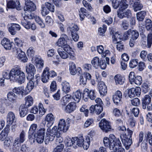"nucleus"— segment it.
Instances as JSON below:
<instances>
[{"mask_svg": "<svg viewBox=\"0 0 152 152\" xmlns=\"http://www.w3.org/2000/svg\"><path fill=\"white\" fill-rule=\"evenodd\" d=\"M77 107L75 102H71L67 105L64 109V111L67 113H70L74 111Z\"/></svg>", "mask_w": 152, "mask_h": 152, "instance_id": "obj_26", "label": "nucleus"}, {"mask_svg": "<svg viewBox=\"0 0 152 152\" xmlns=\"http://www.w3.org/2000/svg\"><path fill=\"white\" fill-rule=\"evenodd\" d=\"M122 98V94L119 91H118L113 96V100L114 103L117 105L120 102Z\"/></svg>", "mask_w": 152, "mask_h": 152, "instance_id": "obj_29", "label": "nucleus"}, {"mask_svg": "<svg viewBox=\"0 0 152 152\" xmlns=\"http://www.w3.org/2000/svg\"><path fill=\"white\" fill-rule=\"evenodd\" d=\"M116 48L117 50L119 51H122L124 49V44L122 42H117Z\"/></svg>", "mask_w": 152, "mask_h": 152, "instance_id": "obj_56", "label": "nucleus"}, {"mask_svg": "<svg viewBox=\"0 0 152 152\" xmlns=\"http://www.w3.org/2000/svg\"><path fill=\"white\" fill-rule=\"evenodd\" d=\"M45 5L47 8L50 11L53 12L55 11L54 6L53 4L47 2L45 3Z\"/></svg>", "mask_w": 152, "mask_h": 152, "instance_id": "obj_60", "label": "nucleus"}, {"mask_svg": "<svg viewBox=\"0 0 152 152\" xmlns=\"http://www.w3.org/2000/svg\"><path fill=\"white\" fill-rule=\"evenodd\" d=\"M8 129L5 128L2 131L0 134V139L1 141H3L7 138Z\"/></svg>", "mask_w": 152, "mask_h": 152, "instance_id": "obj_48", "label": "nucleus"}, {"mask_svg": "<svg viewBox=\"0 0 152 152\" xmlns=\"http://www.w3.org/2000/svg\"><path fill=\"white\" fill-rule=\"evenodd\" d=\"M11 78L12 80L16 81L21 84L25 80L24 73L21 70L20 67L18 65L14 66L11 69Z\"/></svg>", "mask_w": 152, "mask_h": 152, "instance_id": "obj_2", "label": "nucleus"}, {"mask_svg": "<svg viewBox=\"0 0 152 152\" xmlns=\"http://www.w3.org/2000/svg\"><path fill=\"white\" fill-rule=\"evenodd\" d=\"M49 69L48 67H46L44 69L42 76V80L44 83H46L49 79L48 75Z\"/></svg>", "mask_w": 152, "mask_h": 152, "instance_id": "obj_32", "label": "nucleus"}, {"mask_svg": "<svg viewBox=\"0 0 152 152\" xmlns=\"http://www.w3.org/2000/svg\"><path fill=\"white\" fill-rule=\"evenodd\" d=\"M147 52L146 51L143 50L142 51L140 54V58L144 61H146L147 60Z\"/></svg>", "mask_w": 152, "mask_h": 152, "instance_id": "obj_55", "label": "nucleus"}, {"mask_svg": "<svg viewBox=\"0 0 152 152\" xmlns=\"http://www.w3.org/2000/svg\"><path fill=\"white\" fill-rule=\"evenodd\" d=\"M28 107L23 105H21L19 107V114L21 117H23L28 113Z\"/></svg>", "mask_w": 152, "mask_h": 152, "instance_id": "obj_37", "label": "nucleus"}, {"mask_svg": "<svg viewBox=\"0 0 152 152\" xmlns=\"http://www.w3.org/2000/svg\"><path fill=\"white\" fill-rule=\"evenodd\" d=\"M99 126L104 132H107L111 131V126L109 122L104 119H102L99 123Z\"/></svg>", "mask_w": 152, "mask_h": 152, "instance_id": "obj_11", "label": "nucleus"}, {"mask_svg": "<svg viewBox=\"0 0 152 152\" xmlns=\"http://www.w3.org/2000/svg\"><path fill=\"white\" fill-rule=\"evenodd\" d=\"M12 91L14 93L19 95L21 94L22 96L27 95L24 93L25 90H24V87L23 86L15 87L13 89Z\"/></svg>", "mask_w": 152, "mask_h": 152, "instance_id": "obj_35", "label": "nucleus"}, {"mask_svg": "<svg viewBox=\"0 0 152 152\" xmlns=\"http://www.w3.org/2000/svg\"><path fill=\"white\" fill-rule=\"evenodd\" d=\"M131 102L133 105L136 106H138L140 103L139 99L137 98H135L132 100Z\"/></svg>", "mask_w": 152, "mask_h": 152, "instance_id": "obj_64", "label": "nucleus"}, {"mask_svg": "<svg viewBox=\"0 0 152 152\" xmlns=\"http://www.w3.org/2000/svg\"><path fill=\"white\" fill-rule=\"evenodd\" d=\"M103 141L104 146L110 150L114 149L115 146H118L121 144L119 139L116 138L113 134H110L109 138L104 137Z\"/></svg>", "mask_w": 152, "mask_h": 152, "instance_id": "obj_3", "label": "nucleus"}, {"mask_svg": "<svg viewBox=\"0 0 152 152\" xmlns=\"http://www.w3.org/2000/svg\"><path fill=\"white\" fill-rule=\"evenodd\" d=\"M98 88L100 94L101 95H106L107 93V87L103 81L99 82L98 83Z\"/></svg>", "mask_w": 152, "mask_h": 152, "instance_id": "obj_23", "label": "nucleus"}, {"mask_svg": "<svg viewBox=\"0 0 152 152\" xmlns=\"http://www.w3.org/2000/svg\"><path fill=\"white\" fill-rule=\"evenodd\" d=\"M91 75L88 73L85 72L80 77V83L83 85L86 84L87 80H89L91 79Z\"/></svg>", "mask_w": 152, "mask_h": 152, "instance_id": "obj_27", "label": "nucleus"}, {"mask_svg": "<svg viewBox=\"0 0 152 152\" xmlns=\"http://www.w3.org/2000/svg\"><path fill=\"white\" fill-rule=\"evenodd\" d=\"M120 137L122 144L125 146L126 149H128L132 143V138H129L126 134H122Z\"/></svg>", "mask_w": 152, "mask_h": 152, "instance_id": "obj_12", "label": "nucleus"}, {"mask_svg": "<svg viewBox=\"0 0 152 152\" xmlns=\"http://www.w3.org/2000/svg\"><path fill=\"white\" fill-rule=\"evenodd\" d=\"M36 22L42 28H44L45 26V23L43 22L42 19L39 16H36L35 18Z\"/></svg>", "mask_w": 152, "mask_h": 152, "instance_id": "obj_51", "label": "nucleus"}, {"mask_svg": "<svg viewBox=\"0 0 152 152\" xmlns=\"http://www.w3.org/2000/svg\"><path fill=\"white\" fill-rule=\"evenodd\" d=\"M68 39L67 36L65 34H63L57 41L56 44L58 46L62 48L67 43L66 41Z\"/></svg>", "mask_w": 152, "mask_h": 152, "instance_id": "obj_25", "label": "nucleus"}, {"mask_svg": "<svg viewBox=\"0 0 152 152\" xmlns=\"http://www.w3.org/2000/svg\"><path fill=\"white\" fill-rule=\"evenodd\" d=\"M69 128V126L66 124L65 120L63 119L59 120L57 129V137L61 135L62 132H66Z\"/></svg>", "mask_w": 152, "mask_h": 152, "instance_id": "obj_9", "label": "nucleus"}, {"mask_svg": "<svg viewBox=\"0 0 152 152\" xmlns=\"http://www.w3.org/2000/svg\"><path fill=\"white\" fill-rule=\"evenodd\" d=\"M29 14V16L28 15H26V14L23 16L22 13H21V15L22 18L21 19V24L26 29H28L30 28V26L31 22L27 20V18L29 19H31L33 18V16L31 14Z\"/></svg>", "mask_w": 152, "mask_h": 152, "instance_id": "obj_10", "label": "nucleus"}, {"mask_svg": "<svg viewBox=\"0 0 152 152\" xmlns=\"http://www.w3.org/2000/svg\"><path fill=\"white\" fill-rule=\"evenodd\" d=\"M69 64L70 73L73 75H75L77 73V69L75 64L72 62H70Z\"/></svg>", "mask_w": 152, "mask_h": 152, "instance_id": "obj_44", "label": "nucleus"}, {"mask_svg": "<svg viewBox=\"0 0 152 152\" xmlns=\"http://www.w3.org/2000/svg\"><path fill=\"white\" fill-rule=\"evenodd\" d=\"M12 43L11 42L10 40L6 38H4L1 42V44L6 50H10L12 46Z\"/></svg>", "mask_w": 152, "mask_h": 152, "instance_id": "obj_30", "label": "nucleus"}, {"mask_svg": "<svg viewBox=\"0 0 152 152\" xmlns=\"http://www.w3.org/2000/svg\"><path fill=\"white\" fill-rule=\"evenodd\" d=\"M26 70L28 74L27 79L31 77V78L34 77V75L35 74L36 69L34 66L32 64L29 63L27 64L26 66Z\"/></svg>", "mask_w": 152, "mask_h": 152, "instance_id": "obj_15", "label": "nucleus"}, {"mask_svg": "<svg viewBox=\"0 0 152 152\" xmlns=\"http://www.w3.org/2000/svg\"><path fill=\"white\" fill-rule=\"evenodd\" d=\"M79 30L78 26L75 24H74L72 27H69L67 28V30L71 32V33H76Z\"/></svg>", "mask_w": 152, "mask_h": 152, "instance_id": "obj_52", "label": "nucleus"}, {"mask_svg": "<svg viewBox=\"0 0 152 152\" xmlns=\"http://www.w3.org/2000/svg\"><path fill=\"white\" fill-rule=\"evenodd\" d=\"M126 0H112L113 7L117 9L119 7L117 11L118 16L121 19L124 18H127L132 16L131 11L129 9L125 10L128 7Z\"/></svg>", "mask_w": 152, "mask_h": 152, "instance_id": "obj_1", "label": "nucleus"}, {"mask_svg": "<svg viewBox=\"0 0 152 152\" xmlns=\"http://www.w3.org/2000/svg\"><path fill=\"white\" fill-rule=\"evenodd\" d=\"M74 142V137H72V139H69L65 141V145L68 147L71 146L72 145L73 147L75 146Z\"/></svg>", "mask_w": 152, "mask_h": 152, "instance_id": "obj_58", "label": "nucleus"}, {"mask_svg": "<svg viewBox=\"0 0 152 152\" xmlns=\"http://www.w3.org/2000/svg\"><path fill=\"white\" fill-rule=\"evenodd\" d=\"M127 94L130 98L134 97L135 96L139 97L141 94V88L139 87H136L135 88H132L128 90Z\"/></svg>", "mask_w": 152, "mask_h": 152, "instance_id": "obj_14", "label": "nucleus"}, {"mask_svg": "<svg viewBox=\"0 0 152 152\" xmlns=\"http://www.w3.org/2000/svg\"><path fill=\"white\" fill-rule=\"evenodd\" d=\"M25 140V133L23 131L20 133L19 137L15 138L13 143L14 145L15 146L17 145H20L21 144L24 142Z\"/></svg>", "mask_w": 152, "mask_h": 152, "instance_id": "obj_20", "label": "nucleus"}, {"mask_svg": "<svg viewBox=\"0 0 152 152\" xmlns=\"http://www.w3.org/2000/svg\"><path fill=\"white\" fill-rule=\"evenodd\" d=\"M49 10H48L43 5L41 6V12L42 15L43 16H45L49 12Z\"/></svg>", "mask_w": 152, "mask_h": 152, "instance_id": "obj_61", "label": "nucleus"}, {"mask_svg": "<svg viewBox=\"0 0 152 152\" xmlns=\"http://www.w3.org/2000/svg\"><path fill=\"white\" fill-rule=\"evenodd\" d=\"M134 12H137L141 10L143 7L142 4L140 3V0H137V2H135L133 6Z\"/></svg>", "mask_w": 152, "mask_h": 152, "instance_id": "obj_40", "label": "nucleus"}, {"mask_svg": "<svg viewBox=\"0 0 152 152\" xmlns=\"http://www.w3.org/2000/svg\"><path fill=\"white\" fill-rule=\"evenodd\" d=\"M145 27L147 31L152 30V21L147 19L145 21Z\"/></svg>", "mask_w": 152, "mask_h": 152, "instance_id": "obj_50", "label": "nucleus"}, {"mask_svg": "<svg viewBox=\"0 0 152 152\" xmlns=\"http://www.w3.org/2000/svg\"><path fill=\"white\" fill-rule=\"evenodd\" d=\"M112 38L114 41H115L117 42H122L121 41L123 40V38L121 37V36L117 32L115 33L113 35Z\"/></svg>", "mask_w": 152, "mask_h": 152, "instance_id": "obj_53", "label": "nucleus"}, {"mask_svg": "<svg viewBox=\"0 0 152 152\" xmlns=\"http://www.w3.org/2000/svg\"><path fill=\"white\" fill-rule=\"evenodd\" d=\"M130 39L129 41L130 46L132 47L135 43L139 36V32L136 30L130 29Z\"/></svg>", "mask_w": 152, "mask_h": 152, "instance_id": "obj_13", "label": "nucleus"}, {"mask_svg": "<svg viewBox=\"0 0 152 152\" xmlns=\"http://www.w3.org/2000/svg\"><path fill=\"white\" fill-rule=\"evenodd\" d=\"M96 98V95L94 90L85 88L83 93V98L85 102L87 101L89 98L93 100Z\"/></svg>", "mask_w": 152, "mask_h": 152, "instance_id": "obj_8", "label": "nucleus"}, {"mask_svg": "<svg viewBox=\"0 0 152 152\" xmlns=\"http://www.w3.org/2000/svg\"><path fill=\"white\" fill-rule=\"evenodd\" d=\"M17 57L18 59L23 63L27 61L28 58L25 53L22 51L21 49L18 48L16 49Z\"/></svg>", "mask_w": 152, "mask_h": 152, "instance_id": "obj_22", "label": "nucleus"}, {"mask_svg": "<svg viewBox=\"0 0 152 152\" xmlns=\"http://www.w3.org/2000/svg\"><path fill=\"white\" fill-rule=\"evenodd\" d=\"M135 84L137 85H140L142 83V79L141 76L137 75L136 76L133 82Z\"/></svg>", "mask_w": 152, "mask_h": 152, "instance_id": "obj_54", "label": "nucleus"}, {"mask_svg": "<svg viewBox=\"0 0 152 152\" xmlns=\"http://www.w3.org/2000/svg\"><path fill=\"white\" fill-rule=\"evenodd\" d=\"M80 20L82 21L84 19L85 16L87 17L88 14L87 13V10L84 8H81L80 9Z\"/></svg>", "mask_w": 152, "mask_h": 152, "instance_id": "obj_46", "label": "nucleus"}, {"mask_svg": "<svg viewBox=\"0 0 152 152\" xmlns=\"http://www.w3.org/2000/svg\"><path fill=\"white\" fill-rule=\"evenodd\" d=\"M25 6L24 8V12L26 11L30 12L34 11L36 7L34 4L30 0H25Z\"/></svg>", "mask_w": 152, "mask_h": 152, "instance_id": "obj_18", "label": "nucleus"}, {"mask_svg": "<svg viewBox=\"0 0 152 152\" xmlns=\"http://www.w3.org/2000/svg\"><path fill=\"white\" fill-rule=\"evenodd\" d=\"M115 84L117 85H122L125 81V78L119 75H116L114 77Z\"/></svg>", "mask_w": 152, "mask_h": 152, "instance_id": "obj_36", "label": "nucleus"}, {"mask_svg": "<svg viewBox=\"0 0 152 152\" xmlns=\"http://www.w3.org/2000/svg\"><path fill=\"white\" fill-rule=\"evenodd\" d=\"M72 98L71 95L69 94H67L62 97L60 103V105L62 107L66 106V104L70 101Z\"/></svg>", "mask_w": 152, "mask_h": 152, "instance_id": "obj_33", "label": "nucleus"}, {"mask_svg": "<svg viewBox=\"0 0 152 152\" xmlns=\"http://www.w3.org/2000/svg\"><path fill=\"white\" fill-rule=\"evenodd\" d=\"M55 118L51 113L48 114L45 118V121L48 122L46 124L47 127H50L53 124Z\"/></svg>", "mask_w": 152, "mask_h": 152, "instance_id": "obj_28", "label": "nucleus"}, {"mask_svg": "<svg viewBox=\"0 0 152 152\" xmlns=\"http://www.w3.org/2000/svg\"><path fill=\"white\" fill-rule=\"evenodd\" d=\"M15 43L18 47H22L23 42L19 38H16L14 39Z\"/></svg>", "mask_w": 152, "mask_h": 152, "instance_id": "obj_63", "label": "nucleus"}, {"mask_svg": "<svg viewBox=\"0 0 152 152\" xmlns=\"http://www.w3.org/2000/svg\"><path fill=\"white\" fill-rule=\"evenodd\" d=\"M7 7L8 8H15L18 10L21 9L20 3L19 1L15 2L12 0L9 1L7 3Z\"/></svg>", "mask_w": 152, "mask_h": 152, "instance_id": "obj_24", "label": "nucleus"}, {"mask_svg": "<svg viewBox=\"0 0 152 152\" xmlns=\"http://www.w3.org/2000/svg\"><path fill=\"white\" fill-rule=\"evenodd\" d=\"M63 50L65 52H67L70 56V58L72 60H74L75 59V54L72 48L70 46L67 44V43L62 48Z\"/></svg>", "mask_w": 152, "mask_h": 152, "instance_id": "obj_19", "label": "nucleus"}, {"mask_svg": "<svg viewBox=\"0 0 152 152\" xmlns=\"http://www.w3.org/2000/svg\"><path fill=\"white\" fill-rule=\"evenodd\" d=\"M16 120L14 113L12 112H9L7 116V123L9 124H11L15 122Z\"/></svg>", "mask_w": 152, "mask_h": 152, "instance_id": "obj_31", "label": "nucleus"}, {"mask_svg": "<svg viewBox=\"0 0 152 152\" xmlns=\"http://www.w3.org/2000/svg\"><path fill=\"white\" fill-rule=\"evenodd\" d=\"M45 131V129L42 128L37 131L36 140L38 143H41L43 142L44 139Z\"/></svg>", "mask_w": 152, "mask_h": 152, "instance_id": "obj_17", "label": "nucleus"}, {"mask_svg": "<svg viewBox=\"0 0 152 152\" xmlns=\"http://www.w3.org/2000/svg\"><path fill=\"white\" fill-rule=\"evenodd\" d=\"M151 102V96L149 95H145L141 99L142 107L143 109H147V106H149Z\"/></svg>", "mask_w": 152, "mask_h": 152, "instance_id": "obj_16", "label": "nucleus"}, {"mask_svg": "<svg viewBox=\"0 0 152 152\" xmlns=\"http://www.w3.org/2000/svg\"><path fill=\"white\" fill-rule=\"evenodd\" d=\"M81 92L80 91H77L74 93L72 97L76 102L78 103L81 98Z\"/></svg>", "mask_w": 152, "mask_h": 152, "instance_id": "obj_42", "label": "nucleus"}, {"mask_svg": "<svg viewBox=\"0 0 152 152\" xmlns=\"http://www.w3.org/2000/svg\"><path fill=\"white\" fill-rule=\"evenodd\" d=\"M11 70L10 72L8 70H5L3 73V78L4 79H10L12 80Z\"/></svg>", "mask_w": 152, "mask_h": 152, "instance_id": "obj_47", "label": "nucleus"}, {"mask_svg": "<svg viewBox=\"0 0 152 152\" xmlns=\"http://www.w3.org/2000/svg\"><path fill=\"white\" fill-rule=\"evenodd\" d=\"M36 76V77L35 78H34V77L31 78V77L28 78L30 80L27 83L26 87L25 89V91L24 93L25 94H28L34 87H36L37 85L39 80L40 79V76L39 74L37 75Z\"/></svg>", "mask_w": 152, "mask_h": 152, "instance_id": "obj_5", "label": "nucleus"}, {"mask_svg": "<svg viewBox=\"0 0 152 152\" xmlns=\"http://www.w3.org/2000/svg\"><path fill=\"white\" fill-rule=\"evenodd\" d=\"M146 13L145 11H142L137 13V18L139 21H142L143 20Z\"/></svg>", "mask_w": 152, "mask_h": 152, "instance_id": "obj_43", "label": "nucleus"}, {"mask_svg": "<svg viewBox=\"0 0 152 152\" xmlns=\"http://www.w3.org/2000/svg\"><path fill=\"white\" fill-rule=\"evenodd\" d=\"M57 52L60 57L63 59H66L68 58H70V56L66 52L63 50L62 48L58 49Z\"/></svg>", "mask_w": 152, "mask_h": 152, "instance_id": "obj_39", "label": "nucleus"}, {"mask_svg": "<svg viewBox=\"0 0 152 152\" xmlns=\"http://www.w3.org/2000/svg\"><path fill=\"white\" fill-rule=\"evenodd\" d=\"M121 27L124 30H127L129 26V22L126 20H124L121 21Z\"/></svg>", "mask_w": 152, "mask_h": 152, "instance_id": "obj_57", "label": "nucleus"}, {"mask_svg": "<svg viewBox=\"0 0 152 152\" xmlns=\"http://www.w3.org/2000/svg\"><path fill=\"white\" fill-rule=\"evenodd\" d=\"M25 103L23 105L26 107H29L33 104V99L32 97L30 96H28L25 98Z\"/></svg>", "mask_w": 152, "mask_h": 152, "instance_id": "obj_41", "label": "nucleus"}, {"mask_svg": "<svg viewBox=\"0 0 152 152\" xmlns=\"http://www.w3.org/2000/svg\"><path fill=\"white\" fill-rule=\"evenodd\" d=\"M95 113L99 115L103 110L102 105L96 104L95 105Z\"/></svg>", "mask_w": 152, "mask_h": 152, "instance_id": "obj_59", "label": "nucleus"}, {"mask_svg": "<svg viewBox=\"0 0 152 152\" xmlns=\"http://www.w3.org/2000/svg\"><path fill=\"white\" fill-rule=\"evenodd\" d=\"M92 66L96 69L99 67L101 69H104L106 67V63L104 60H100L97 56L94 57L91 61Z\"/></svg>", "mask_w": 152, "mask_h": 152, "instance_id": "obj_7", "label": "nucleus"}, {"mask_svg": "<svg viewBox=\"0 0 152 152\" xmlns=\"http://www.w3.org/2000/svg\"><path fill=\"white\" fill-rule=\"evenodd\" d=\"M138 60L137 59H132L129 61V66L131 68L136 67L138 64Z\"/></svg>", "mask_w": 152, "mask_h": 152, "instance_id": "obj_49", "label": "nucleus"}, {"mask_svg": "<svg viewBox=\"0 0 152 152\" xmlns=\"http://www.w3.org/2000/svg\"><path fill=\"white\" fill-rule=\"evenodd\" d=\"M37 126L36 124H33L30 126L29 130L28 132V138L29 139L33 140V142H34V139H31V136L32 135L33 133L35 132L37 128Z\"/></svg>", "mask_w": 152, "mask_h": 152, "instance_id": "obj_34", "label": "nucleus"}, {"mask_svg": "<svg viewBox=\"0 0 152 152\" xmlns=\"http://www.w3.org/2000/svg\"><path fill=\"white\" fill-rule=\"evenodd\" d=\"M50 128L48 127L46 133L45 138V142L46 144L47 143L49 142L50 141H53L55 136H56L57 133V126H54L51 129Z\"/></svg>", "mask_w": 152, "mask_h": 152, "instance_id": "obj_6", "label": "nucleus"}, {"mask_svg": "<svg viewBox=\"0 0 152 152\" xmlns=\"http://www.w3.org/2000/svg\"><path fill=\"white\" fill-rule=\"evenodd\" d=\"M90 134H88V135L86 137L85 140L82 136H79V137H74V140L75 141V146L77 145L80 147L83 146L84 149L87 150L90 145Z\"/></svg>", "mask_w": 152, "mask_h": 152, "instance_id": "obj_4", "label": "nucleus"}, {"mask_svg": "<svg viewBox=\"0 0 152 152\" xmlns=\"http://www.w3.org/2000/svg\"><path fill=\"white\" fill-rule=\"evenodd\" d=\"M7 98L9 101L13 102L16 100V96L13 91H10L8 93Z\"/></svg>", "mask_w": 152, "mask_h": 152, "instance_id": "obj_45", "label": "nucleus"}, {"mask_svg": "<svg viewBox=\"0 0 152 152\" xmlns=\"http://www.w3.org/2000/svg\"><path fill=\"white\" fill-rule=\"evenodd\" d=\"M62 91L66 94L69 93L70 90V87L69 83L66 81L61 83Z\"/></svg>", "mask_w": 152, "mask_h": 152, "instance_id": "obj_38", "label": "nucleus"}, {"mask_svg": "<svg viewBox=\"0 0 152 152\" xmlns=\"http://www.w3.org/2000/svg\"><path fill=\"white\" fill-rule=\"evenodd\" d=\"M152 44V38L151 34H148L147 39V47L150 48Z\"/></svg>", "mask_w": 152, "mask_h": 152, "instance_id": "obj_62", "label": "nucleus"}, {"mask_svg": "<svg viewBox=\"0 0 152 152\" xmlns=\"http://www.w3.org/2000/svg\"><path fill=\"white\" fill-rule=\"evenodd\" d=\"M8 30L12 35H15L18 31L20 30V27L18 24L11 23L8 25Z\"/></svg>", "mask_w": 152, "mask_h": 152, "instance_id": "obj_21", "label": "nucleus"}]
</instances>
